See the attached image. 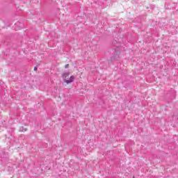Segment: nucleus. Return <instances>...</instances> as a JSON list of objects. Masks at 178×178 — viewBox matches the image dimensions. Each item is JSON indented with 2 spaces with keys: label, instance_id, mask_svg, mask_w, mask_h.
<instances>
[{
  "label": "nucleus",
  "instance_id": "obj_1",
  "mask_svg": "<svg viewBox=\"0 0 178 178\" xmlns=\"http://www.w3.org/2000/svg\"><path fill=\"white\" fill-rule=\"evenodd\" d=\"M63 79H64V82L67 83V84H70V83H73L74 81V76H71L69 80H67L66 78L69 77V72H65L62 74Z\"/></svg>",
  "mask_w": 178,
  "mask_h": 178
},
{
  "label": "nucleus",
  "instance_id": "obj_2",
  "mask_svg": "<svg viewBox=\"0 0 178 178\" xmlns=\"http://www.w3.org/2000/svg\"><path fill=\"white\" fill-rule=\"evenodd\" d=\"M19 131H23V132H24V131H27V129H26V128H24V127H20V129H19Z\"/></svg>",
  "mask_w": 178,
  "mask_h": 178
},
{
  "label": "nucleus",
  "instance_id": "obj_3",
  "mask_svg": "<svg viewBox=\"0 0 178 178\" xmlns=\"http://www.w3.org/2000/svg\"><path fill=\"white\" fill-rule=\"evenodd\" d=\"M65 69H67V67H69V64L65 65Z\"/></svg>",
  "mask_w": 178,
  "mask_h": 178
},
{
  "label": "nucleus",
  "instance_id": "obj_4",
  "mask_svg": "<svg viewBox=\"0 0 178 178\" xmlns=\"http://www.w3.org/2000/svg\"><path fill=\"white\" fill-rule=\"evenodd\" d=\"M34 70H37V67H34Z\"/></svg>",
  "mask_w": 178,
  "mask_h": 178
}]
</instances>
